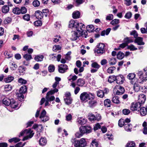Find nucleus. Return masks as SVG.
<instances>
[{
	"mask_svg": "<svg viewBox=\"0 0 147 147\" xmlns=\"http://www.w3.org/2000/svg\"><path fill=\"white\" fill-rule=\"evenodd\" d=\"M80 98L81 102H86L88 100L94 99V94L89 92H84L80 94Z\"/></svg>",
	"mask_w": 147,
	"mask_h": 147,
	"instance_id": "1",
	"label": "nucleus"
},
{
	"mask_svg": "<svg viewBox=\"0 0 147 147\" xmlns=\"http://www.w3.org/2000/svg\"><path fill=\"white\" fill-rule=\"evenodd\" d=\"M2 102L5 105H10L11 108L16 109H18L19 108L17 103L13 99L11 100L7 98H5L3 99Z\"/></svg>",
	"mask_w": 147,
	"mask_h": 147,
	"instance_id": "2",
	"label": "nucleus"
},
{
	"mask_svg": "<svg viewBox=\"0 0 147 147\" xmlns=\"http://www.w3.org/2000/svg\"><path fill=\"white\" fill-rule=\"evenodd\" d=\"M71 142L74 144L75 147H85L87 145V143L85 140L83 138L80 140L75 138L72 139Z\"/></svg>",
	"mask_w": 147,
	"mask_h": 147,
	"instance_id": "3",
	"label": "nucleus"
},
{
	"mask_svg": "<svg viewBox=\"0 0 147 147\" xmlns=\"http://www.w3.org/2000/svg\"><path fill=\"white\" fill-rule=\"evenodd\" d=\"M34 134V133H33V131L31 129H26L20 132V134L19 135V137H20L21 136H22L24 135H26L22 139V140L24 141L31 138L33 136Z\"/></svg>",
	"mask_w": 147,
	"mask_h": 147,
	"instance_id": "4",
	"label": "nucleus"
},
{
	"mask_svg": "<svg viewBox=\"0 0 147 147\" xmlns=\"http://www.w3.org/2000/svg\"><path fill=\"white\" fill-rule=\"evenodd\" d=\"M47 112L44 109H43L40 114V110H37V117H39L41 121L45 122L49 120V117L46 115Z\"/></svg>",
	"mask_w": 147,
	"mask_h": 147,
	"instance_id": "5",
	"label": "nucleus"
},
{
	"mask_svg": "<svg viewBox=\"0 0 147 147\" xmlns=\"http://www.w3.org/2000/svg\"><path fill=\"white\" fill-rule=\"evenodd\" d=\"M96 47L98 49H94V51L95 53L96 52L98 54H102L105 53L104 48L105 45L104 44L100 43L97 45Z\"/></svg>",
	"mask_w": 147,
	"mask_h": 147,
	"instance_id": "6",
	"label": "nucleus"
},
{
	"mask_svg": "<svg viewBox=\"0 0 147 147\" xmlns=\"http://www.w3.org/2000/svg\"><path fill=\"white\" fill-rule=\"evenodd\" d=\"M68 69V66L66 64H61L58 65V71L60 73H64Z\"/></svg>",
	"mask_w": 147,
	"mask_h": 147,
	"instance_id": "7",
	"label": "nucleus"
},
{
	"mask_svg": "<svg viewBox=\"0 0 147 147\" xmlns=\"http://www.w3.org/2000/svg\"><path fill=\"white\" fill-rule=\"evenodd\" d=\"M80 130L82 131L83 133L84 134H88L92 131L91 127L90 126H84L80 127Z\"/></svg>",
	"mask_w": 147,
	"mask_h": 147,
	"instance_id": "8",
	"label": "nucleus"
},
{
	"mask_svg": "<svg viewBox=\"0 0 147 147\" xmlns=\"http://www.w3.org/2000/svg\"><path fill=\"white\" fill-rule=\"evenodd\" d=\"M81 32L79 30L78 32L75 30L74 31L71 32V36L70 38L72 40H77L78 38L81 36Z\"/></svg>",
	"mask_w": 147,
	"mask_h": 147,
	"instance_id": "9",
	"label": "nucleus"
},
{
	"mask_svg": "<svg viewBox=\"0 0 147 147\" xmlns=\"http://www.w3.org/2000/svg\"><path fill=\"white\" fill-rule=\"evenodd\" d=\"M142 105L138 101L136 103L133 102L131 103V109L132 111L137 110L139 111L140 110L139 108Z\"/></svg>",
	"mask_w": 147,
	"mask_h": 147,
	"instance_id": "10",
	"label": "nucleus"
},
{
	"mask_svg": "<svg viewBox=\"0 0 147 147\" xmlns=\"http://www.w3.org/2000/svg\"><path fill=\"white\" fill-rule=\"evenodd\" d=\"M115 81L117 84H122L124 81V78L122 75L115 76Z\"/></svg>",
	"mask_w": 147,
	"mask_h": 147,
	"instance_id": "11",
	"label": "nucleus"
},
{
	"mask_svg": "<svg viewBox=\"0 0 147 147\" xmlns=\"http://www.w3.org/2000/svg\"><path fill=\"white\" fill-rule=\"evenodd\" d=\"M85 26L82 23H78V22L76 26H75V30L78 32L80 31L81 32L83 30V28H84Z\"/></svg>",
	"mask_w": 147,
	"mask_h": 147,
	"instance_id": "12",
	"label": "nucleus"
},
{
	"mask_svg": "<svg viewBox=\"0 0 147 147\" xmlns=\"http://www.w3.org/2000/svg\"><path fill=\"white\" fill-rule=\"evenodd\" d=\"M146 96L144 94H140L138 96V102L143 105L146 101Z\"/></svg>",
	"mask_w": 147,
	"mask_h": 147,
	"instance_id": "13",
	"label": "nucleus"
},
{
	"mask_svg": "<svg viewBox=\"0 0 147 147\" xmlns=\"http://www.w3.org/2000/svg\"><path fill=\"white\" fill-rule=\"evenodd\" d=\"M143 38L141 37H138L135 39L134 42L138 45H144L145 43L143 41Z\"/></svg>",
	"mask_w": 147,
	"mask_h": 147,
	"instance_id": "14",
	"label": "nucleus"
},
{
	"mask_svg": "<svg viewBox=\"0 0 147 147\" xmlns=\"http://www.w3.org/2000/svg\"><path fill=\"white\" fill-rule=\"evenodd\" d=\"M77 23L78 22L77 20H71L69 22V28H72L73 30H75V26H76Z\"/></svg>",
	"mask_w": 147,
	"mask_h": 147,
	"instance_id": "15",
	"label": "nucleus"
},
{
	"mask_svg": "<svg viewBox=\"0 0 147 147\" xmlns=\"http://www.w3.org/2000/svg\"><path fill=\"white\" fill-rule=\"evenodd\" d=\"M140 113L141 115L142 116H145L147 114V105L140 108Z\"/></svg>",
	"mask_w": 147,
	"mask_h": 147,
	"instance_id": "16",
	"label": "nucleus"
},
{
	"mask_svg": "<svg viewBox=\"0 0 147 147\" xmlns=\"http://www.w3.org/2000/svg\"><path fill=\"white\" fill-rule=\"evenodd\" d=\"M133 38L132 37H126L124 39L123 41L128 46V44L134 42Z\"/></svg>",
	"mask_w": 147,
	"mask_h": 147,
	"instance_id": "17",
	"label": "nucleus"
},
{
	"mask_svg": "<svg viewBox=\"0 0 147 147\" xmlns=\"http://www.w3.org/2000/svg\"><path fill=\"white\" fill-rule=\"evenodd\" d=\"M91 100L89 102V106L91 108H93L97 105V102L96 100Z\"/></svg>",
	"mask_w": 147,
	"mask_h": 147,
	"instance_id": "18",
	"label": "nucleus"
},
{
	"mask_svg": "<svg viewBox=\"0 0 147 147\" xmlns=\"http://www.w3.org/2000/svg\"><path fill=\"white\" fill-rule=\"evenodd\" d=\"M85 83V81L84 79L82 78H79L77 80V84L78 86H82L84 85Z\"/></svg>",
	"mask_w": 147,
	"mask_h": 147,
	"instance_id": "19",
	"label": "nucleus"
},
{
	"mask_svg": "<svg viewBox=\"0 0 147 147\" xmlns=\"http://www.w3.org/2000/svg\"><path fill=\"white\" fill-rule=\"evenodd\" d=\"M1 10L2 12L3 13H7L9 11V7L7 5H4L2 7Z\"/></svg>",
	"mask_w": 147,
	"mask_h": 147,
	"instance_id": "20",
	"label": "nucleus"
},
{
	"mask_svg": "<svg viewBox=\"0 0 147 147\" xmlns=\"http://www.w3.org/2000/svg\"><path fill=\"white\" fill-rule=\"evenodd\" d=\"M47 142L46 138H45L42 137L40 139L39 143L40 146H44L45 145Z\"/></svg>",
	"mask_w": 147,
	"mask_h": 147,
	"instance_id": "21",
	"label": "nucleus"
},
{
	"mask_svg": "<svg viewBox=\"0 0 147 147\" xmlns=\"http://www.w3.org/2000/svg\"><path fill=\"white\" fill-rule=\"evenodd\" d=\"M78 122L81 125H84L87 122V119L82 117L78 119Z\"/></svg>",
	"mask_w": 147,
	"mask_h": 147,
	"instance_id": "22",
	"label": "nucleus"
},
{
	"mask_svg": "<svg viewBox=\"0 0 147 147\" xmlns=\"http://www.w3.org/2000/svg\"><path fill=\"white\" fill-rule=\"evenodd\" d=\"M111 29L110 28H108L106 30H103L101 33L100 35L101 36H105V35H108L110 33Z\"/></svg>",
	"mask_w": 147,
	"mask_h": 147,
	"instance_id": "23",
	"label": "nucleus"
},
{
	"mask_svg": "<svg viewBox=\"0 0 147 147\" xmlns=\"http://www.w3.org/2000/svg\"><path fill=\"white\" fill-rule=\"evenodd\" d=\"M80 13L78 11H75L73 13L72 17L75 19L78 18L80 17Z\"/></svg>",
	"mask_w": 147,
	"mask_h": 147,
	"instance_id": "24",
	"label": "nucleus"
},
{
	"mask_svg": "<svg viewBox=\"0 0 147 147\" xmlns=\"http://www.w3.org/2000/svg\"><path fill=\"white\" fill-rule=\"evenodd\" d=\"M132 125L131 123L125 124L124 127L125 130L127 131H131L132 129Z\"/></svg>",
	"mask_w": 147,
	"mask_h": 147,
	"instance_id": "25",
	"label": "nucleus"
},
{
	"mask_svg": "<svg viewBox=\"0 0 147 147\" xmlns=\"http://www.w3.org/2000/svg\"><path fill=\"white\" fill-rule=\"evenodd\" d=\"M50 94H47V93L46 96V99L49 101H51L54 100H55V97L54 96H50V95H51Z\"/></svg>",
	"mask_w": 147,
	"mask_h": 147,
	"instance_id": "26",
	"label": "nucleus"
},
{
	"mask_svg": "<svg viewBox=\"0 0 147 147\" xmlns=\"http://www.w3.org/2000/svg\"><path fill=\"white\" fill-rule=\"evenodd\" d=\"M64 100L65 104L68 105L71 104L72 101V99L71 97H68L67 98H64Z\"/></svg>",
	"mask_w": 147,
	"mask_h": 147,
	"instance_id": "27",
	"label": "nucleus"
},
{
	"mask_svg": "<svg viewBox=\"0 0 147 147\" xmlns=\"http://www.w3.org/2000/svg\"><path fill=\"white\" fill-rule=\"evenodd\" d=\"M87 30L89 32H92L94 29V27L92 25H88L86 27Z\"/></svg>",
	"mask_w": 147,
	"mask_h": 147,
	"instance_id": "28",
	"label": "nucleus"
},
{
	"mask_svg": "<svg viewBox=\"0 0 147 147\" xmlns=\"http://www.w3.org/2000/svg\"><path fill=\"white\" fill-rule=\"evenodd\" d=\"M104 105L107 107H110L111 105V102L110 100L109 99H105L104 101Z\"/></svg>",
	"mask_w": 147,
	"mask_h": 147,
	"instance_id": "29",
	"label": "nucleus"
},
{
	"mask_svg": "<svg viewBox=\"0 0 147 147\" xmlns=\"http://www.w3.org/2000/svg\"><path fill=\"white\" fill-rule=\"evenodd\" d=\"M125 147H136V144L134 141H129L127 142Z\"/></svg>",
	"mask_w": 147,
	"mask_h": 147,
	"instance_id": "30",
	"label": "nucleus"
},
{
	"mask_svg": "<svg viewBox=\"0 0 147 147\" xmlns=\"http://www.w3.org/2000/svg\"><path fill=\"white\" fill-rule=\"evenodd\" d=\"M144 74V73H143L142 71H139L137 73V74L139 77V79L141 80V81H139L140 83H142V82H143L142 81V80H143V77Z\"/></svg>",
	"mask_w": 147,
	"mask_h": 147,
	"instance_id": "31",
	"label": "nucleus"
},
{
	"mask_svg": "<svg viewBox=\"0 0 147 147\" xmlns=\"http://www.w3.org/2000/svg\"><path fill=\"white\" fill-rule=\"evenodd\" d=\"M97 96L100 98H103L104 96V93L102 90H99L97 91Z\"/></svg>",
	"mask_w": 147,
	"mask_h": 147,
	"instance_id": "32",
	"label": "nucleus"
},
{
	"mask_svg": "<svg viewBox=\"0 0 147 147\" xmlns=\"http://www.w3.org/2000/svg\"><path fill=\"white\" fill-rule=\"evenodd\" d=\"M27 91L26 87V86H23L20 88L19 91L20 93H25Z\"/></svg>",
	"mask_w": 147,
	"mask_h": 147,
	"instance_id": "33",
	"label": "nucleus"
},
{
	"mask_svg": "<svg viewBox=\"0 0 147 147\" xmlns=\"http://www.w3.org/2000/svg\"><path fill=\"white\" fill-rule=\"evenodd\" d=\"M117 55L118 59H121L123 58L125 55L123 52L119 51L117 53Z\"/></svg>",
	"mask_w": 147,
	"mask_h": 147,
	"instance_id": "34",
	"label": "nucleus"
},
{
	"mask_svg": "<svg viewBox=\"0 0 147 147\" xmlns=\"http://www.w3.org/2000/svg\"><path fill=\"white\" fill-rule=\"evenodd\" d=\"M43 14L42 11L37 10V19H41L43 18Z\"/></svg>",
	"mask_w": 147,
	"mask_h": 147,
	"instance_id": "35",
	"label": "nucleus"
},
{
	"mask_svg": "<svg viewBox=\"0 0 147 147\" xmlns=\"http://www.w3.org/2000/svg\"><path fill=\"white\" fill-rule=\"evenodd\" d=\"M91 66L92 67L98 69L100 67V65L96 62H94L92 63Z\"/></svg>",
	"mask_w": 147,
	"mask_h": 147,
	"instance_id": "36",
	"label": "nucleus"
},
{
	"mask_svg": "<svg viewBox=\"0 0 147 147\" xmlns=\"http://www.w3.org/2000/svg\"><path fill=\"white\" fill-rule=\"evenodd\" d=\"M112 102L118 104L120 103V101L119 100V98L117 96L113 97L112 99Z\"/></svg>",
	"mask_w": 147,
	"mask_h": 147,
	"instance_id": "37",
	"label": "nucleus"
},
{
	"mask_svg": "<svg viewBox=\"0 0 147 147\" xmlns=\"http://www.w3.org/2000/svg\"><path fill=\"white\" fill-rule=\"evenodd\" d=\"M138 83L134 84V90L137 92L139 91L140 89V86Z\"/></svg>",
	"mask_w": 147,
	"mask_h": 147,
	"instance_id": "38",
	"label": "nucleus"
},
{
	"mask_svg": "<svg viewBox=\"0 0 147 147\" xmlns=\"http://www.w3.org/2000/svg\"><path fill=\"white\" fill-rule=\"evenodd\" d=\"M10 68L12 70H14L17 67V65L14 62L10 63Z\"/></svg>",
	"mask_w": 147,
	"mask_h": 147,
	"instance_id": "39",
	"label": "nucleus"
},
{
	"mask_svg": "<svg viewBox=\"0 0 147 147\" xmlns=\"http://www.w3.org/2000/svg\"><path fill=\"white\" fill-rule=\"evenodd\" d=\"M13 12L16 14H19L21 13L20 9L18 7L14 8L13 10Z\"/></svg>",
	"mask_w": 147,
	"mask_h": 147,
	"instance_id": "40",
	"label": "nucleus"
},
{
	"mask_svg": "<svg viewBox=\"0 0 147 147\" xmlns=\"http://www.w3.org/2000/svg\"><path fill=\"white\" fill-rule=\"evenodd\" d=\"M115 87L116 88V89H118L121 91V94H123L125 92V89L124 88L121 86L120 85H116Z\"/></svg>",
	"mask_w": 147,
	"mask_h": 147,
	"instance_id": "41",
	"label": "nucleus"
},
{
	"mask_svg": "<svg viewBox=\"0 0 147 147\" xmlns=\"http://www.w3.org/2000/svg\"><path fill=\"white\" fill-rule=\"evenodd\" d=\"M14 77L13 76H9L5 78V81L6 82L9 83L13 80Z\"/></svg>",
	"mask_w": 147,
	"mask_h": 147,
	"instance_id": "42",
	"label": "nucleus"
},
{
	"mask_svg": "<svg viewBox=\"0 0 147 147\" xmlns=\"http://www.w3.org/2000/svg\"><path fill=\"white\" fill-rule=\"evenodd\" d=\"M115 76L113 75L112 76H110L108 79V81L109 82L111 83L115 81Z\"/></svg>",
	"mask_w": 147,
	"mask_h": 147,
	"instance_id": "43",
	"label": "nucleus"
},
{
	"mask_svg": "<svg viewBox=\"0 0 147 147\" xmlns=\"http://www.w3.org/2000/svg\"><path fill=\"white\" fill-rule=\"evenodd\" d=\"M132 13L130 11L127 12L125 14L124 17L127 19H130L132 17Z\"/></svg>",
	"mask_w": 147,
	"mask_h": 147,
	"instance_id": "44",
	"label": "nucleus"
},
{
	"mask_svg": "<svg viewBox=\"0 0 147 147\" xmlns=\"http://www.w3.org/2000/svg\"><path fill=\"white\" fill-rule=\"evenodd\" d=\"M118 124L119 126L120 127H122L123 126H124V125L125 123L123 120L121 119L119 120Z\"/></svg>",
	"mask_w": 147,
	"mask_h": 147,
	"instance_id": "45",
	"label": "nucleus"
},
{
	"mask_svg": "<svg viewBox=\"0 0 147 147\" xmlns=\"http://www.w3.org/2000/svg\"><path fill=\"white\" fill-rule=\"evenodd\" d=\"M130 34L131 35H133L134 37L136 39L138 37V34L137 33V31L135 30L132 31L130 32Z\"/></svg>",
	"mask_w": 147,
	"mask_h": 147,
	"instance_id": "46",
	"label": "nucleus"
},
{
	"mask_svg": "<svg viewBox=\"0 0 147 147\" xmlns=\"http://www.w3.org/2000/svg\"><path fill=\"white\" fill-rule=\"evenodd\" d=\"M136 75L134 73H130L127 75V78L129 80H132L136 78Z\"/></svg>",
	"mask_w": 147,
	"mask_h": 147,
	"instance_id": "47",
	"label": "nucleus"
},
{
	"mask_svg": "<svg viewBox=\"0 0 147 147\" xmlns=\"http://www.w3.org/2000/svg\"><path fill=\"white\" fill-rule=\"evenodd\" d=\"M23 57L27 61L30 60L32 58V56L28 54H24V55Z\"/></svg>",
	"mask_w": 147,
	"mask_h": 147,
	"instance_id": "48",
	"label": "nucleus"
},
{
	"mask_svg": "<svg viewBox=\"0 0 147 147\" xmlns=\"http://www.w3.org/2000/svg\"><path fill=\"white\" fill-rule=\"evenodd\" d=\"M55 69V67L53 65H50L48 67V70L49 72H52L54 71Z\"/></svg>",
	"mask_w": 147,
	"mask_h": 147,
	"instance_id": "49",
	"label": "nucleus"
},
{
	"mask_svg": "<svg viewBox=\"0 0 147 147\" xmlns=\"http://www.w3.org/2000/svg\"><path fill=\"white\" fill-rule=\"evenodd\" d=\"M80 131L79 132H77L75 134L77 138H80L84 134L82 131L80 130Z\"/></svg>",
	"mask_w": 147,
	"mask_h": 147,
	"instance_id": "50",
	"label": "nucleus"
},
{
	"mask_svg": "<svg viewBox=\"0 0 147 147\" xmlns=\"http://www.w3.org/2000/svg\"><path fill=\"white\" fill-rule=\"evenodd\" d=\"M61 47L59 45H55L53 47V51H56V50L59 51L61 50Z\"/></svg>",
	"mask_w": 147,
	"mask_h": 147,
	"instance_id": "51",
	"label": "nucleus"
},
{
	"mask_svg": "<svg viewBox=\"0 0 147 147\" xmlns=\"http://www.w3.org/2000/svg\"><path fill=\"white\" fill-rule=\"evenodd\" d=\"M119 23V20L118 19H115L112 20L110 22V24L113 25L117 24Z\"/></svg>",
	"mask_w": 147,
	"mask_h": 147,
	"instance_id": "52",
	"label": "nucleus"
},
{
	"mask_svg": "<svg viewBox=\"0 0 147 147\" xmlns=\"http://www.w3.org/2000/svg\"><path fill=\"white\" fill-rule=\"evenodd\" d=\"M127 49H129L130 51H136L137 50V48L135 47L133 45H128L127 46Z\"/></svg>",
	"mask_w": 147,
	"mask_h": 147,
	"instance_id": "53",
	"label": "nucleus"
},
{
	"mask_svg": "<svg viewBox=\"0 0 147 147\" xmlns=\"http://www.w3.org/2000/svg\"><path fill=\"white\" fill-rule=\"evenodd\" d=\"M54 89L53 90H51L47 92V94H54L55 92H57L58 91V90L55 88H54Z\"/></svg>",
	"mask_w": 147,
	"mask_h": 147,
	"instance_id": "54",
	"label": "nucleus"
},
{
	"mask_svg": "<svg viewBox=\"0 0 147 147\" xmlns=\"http://www.w3.org/2000/svg\"><path fill=\"white\" fill-rule=\"evenodd\" d=\"M43 127L41 125L37 124V132H41L43 130Z\"/></svg>",
	"mask_w": 147,
	"mask_h": 147,
	"instance_id": "55",
	"label": "nucleus"
},
{
	"mask_svg": "<svg viewBox=\"0 0 147 147\" xmlns=\"http://www.w3.org/2000/svg\"><path fill=\"white\" fill-rule=\"evenodd\" d=\"M109 64L111 65H113L115 64L116 63V59L114 57L111 58L110 60Z\"/></svg>",
	"mask_w": 147,
	"mask_h": 147,
	"instance_id": "56",
	"label": "nucleus"
},
{
	"mask_svg": "<svg viewBox=\"0 0 147 147\" xmlns=\"http://www.w3.org/2000/svg\"><path fill=\"white\" fill-rule=\"evenodd\" d=\"M130 113V111L128 109H124L122 110V113L125 115H128Z\"/></svg>",
	"mask_w": 147,
	"mask_h": 147,
	"instance_id": "57",
	"label": "nucleus"
},
{
	"mask_svg": "<svg viewBox=\"0 0 147 147\" xmlns=\"http://www.w3.org/2000/svg\"><path fill=\"white\" fill-rule=\"evenodd\" d=\"M18 82L21 83V84H25L27 83V81L26 80H25L22 78H20L18 80Z\"/></svg>",
	"mask_w": 147,
	"mask_h": 147,
	"instance_id": "58",
	"label": "nucleus"
},
{
	"mask_svg": "<svg viewBox=\"0 0 147 147\" xmlns=\"http://www.w3.org/2000/svg\"><path fill=\"white\" fill-rule=\"evenodd\" d=\"M42 12L45 16L47 17L49 13V10L47 9H45L42 10Z\"/></svg>",
	"mask_w": 147,
	"mask_h": 147,
	"instance_id": "59",
	"label": "nucleus"
},
{
	"mask_svg": "<svg viewBox=\"0 0 147 147\" xmlns=\"http://www.w3.org/2000/svg\"><path fill=\"white\" fill-rule=\"evenodd\" d=\"M71 76L72 75L71 74L68 78V79L69 81H70L71 80H72L73 81H74L77 79V77L76 75L73 76L71 78H70L71 77Z\"/></svg>",
	"mask_w": 147,
	"mask_h": 147,
	"instance_id": "60",
	"label": "nucleus"
},
{
	"mask_svg": "<svg viewBox=\"0 0 147 147\" xmlns=\"http://www.w3.org/2000/svg\"><path fill=\"white\" fill-rule=\"evenodd\" d=\"M131 84L134 85V84L137 83H138L139 79H137L136 78H135L131 80ZM140 80H139L140 81Z\"/></svg>",
	"mask_w": 147,
	"mask_h": 147,
	"instance_id": "61",
	"label": "nucleus"
},
{
	"mask_svg": "<svg viewBox=\"0 0 147 147\" xmlns=\"http://www.w3.org/2000/svg\"><path fill=\"white\" fill-rule=\"evenodd\" d=\"M44 56L43 55H37V61H42L43 59Z\"/></svg>",
	"mask_w": 147,
	"mask_h": 147,
	"instance_id": "62",
	"label": "nucleus"
},
{
	"mask_svg": "<svg viewBox=\"0 0 147 147\" xmlns=\"http://www.w3.org/2000/svg\"><path fill=\"white\" fill-rule=\"evenodd\" d=\"M88 119L91 121L95 120V116L93 114H91L89 116Z\"/></svg>",
	"mask_w": 147,
	"mask_h": 147,
	"instance_id": "63",
	"label": "nucleus"
},
{
	"mask_svg": "<svg viewBox=\"0 0 147 147\" xmlns=\"http://www.w3.org/2000/svg\"><path fill=\"white\" fill-rule=\"evenodd\" d=\"M144 73L143 77V80H142V81L143 82L147 80V71L144 72Z\"/></svg>",
	"mask_w": 147,
	"mask_h": 147,
	"instance_id": "64",
	"label": "nucleus"
}]
</instances>
